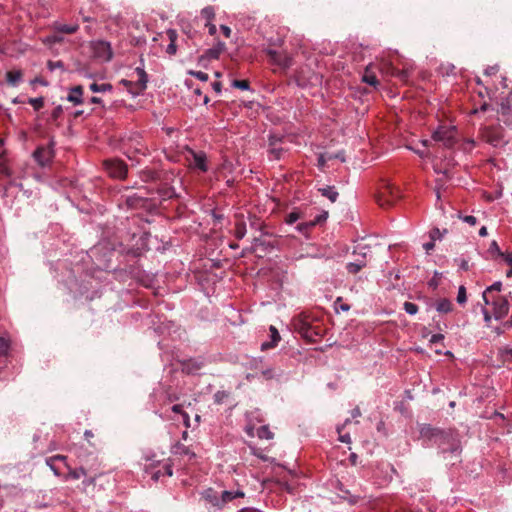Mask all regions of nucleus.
<instances>
[{"label":"nucleus","instance_id":"1","mask_svg":"<svg viewBox=\"0 0 512 512\" xmlns=\"http://www.w3.org/2000/svg\"><path fill=\"white\" fill-rule=\"evenodd\" d=\"M420 438L426 446H436L444 458H459L462 448L459 433L454 429H441L430 424H422Z\"/></svg>","mask_w":512,"mask_h":512},{"label":"nucleus","instance_id":"2","mask_svg":"<svg viewBox=\"0 0 512 512\" xmlns=\"http://www.w3.org/2000/svg\"><path fill=\"white\" fill-rule=\"evenodd\" d=\"M432 139L441 142L446 148H453L458 141V131L455 126L440 125L432 133Z\"/></svg>","mask_w":512,"mask_h":512},{"label":"nucleus","instance_id":"3","mask_svg":"<svg viewBox=\"0 0 512 512\" xmlns=\"http://www.w3.org/2000/svg\"><path fill=\"white\" fill-rule=\"evenodd\" d=\"M135 73L138 77L136 81L122 79L120 82L133 97L141 95L146 90L148 82V75L143 67H136Z\"/></svg>","mask_w":512,"mask_h":512},{"label":"nucleus","instance_id":"4","mask_svg":"<svg viewBox=\"0 0 512 512\" xmlns=\"http://www.w3.org/2000/svg\"><path fill=\"white\" fill-rule=\"evenodd\" d=\"M484 140L493 147H503L509 143L506 138L504 129L500 126L488 127L483 132Z\"/></svg>","mask_w":512,"mask_h":512},{"label":"nucleus","instance_id":"5","mask_svg":"<svg viewBox=\"0 0 512 512\" xmlns=\"http://www.w3.org/2000/svg\"><path fill=\"white\" fill-rule=\"evenodd\" d=\"M401 198L400 189L390 182H386L383 186V192L378 197V204L385 208L391 206L395 201Z\"/></svg>","mask_w":512,"mask_h":512},{"label":"nucleus","instance_id":"6","mask_svg":"<svg viewBox=\"0 0 512 512\" xmlns=\"http://www.w3.org/2000/svg\"><path fill=\"white\" fill-rule=\"evenodd\" d=\"M104 167L107 173L113 178L124 179L127 176V165L120 159L105 160Z\"/></svg>","mask_w":512,"mask_h":512},{"label":"nucleus","instance_id":"7","mask_svg":"<svg viewBox=\"0 0 512 512\" xmlns=\"http://www.w3.org/2000/svg\"><path fill=\"white\" fill-rule=\"evenodd\" d=\"M293 325L295 330L303 338L309 341H313L315 337L320 336V332L316 331V329L306 319L301 317L296 318Z\"/></svg>","mask_w":512,"mask_h":512},{"label":"nucleus","instance_id":"8","mask_svg":"<svg viewBox=\"0 0 512 512\" xmlns=\"http://www.w3.org/2000/svg\"><path fill=\"white\" fill-rule=\"evenodd\" d=\"M265 52L273 64L281 67L282 69H288L291 67L292 57L289 54L271 48L266 49Z\"/></svg>","mask_w":512,"mask_h":512},{"label":"nucleus","instance_id":"9","mask_svg":"<svg viewBox=\"0 0 512 512\" xmlns=\"http://www.w3.org/2000/svg\"><path fill=\"white\" fill-rule=\"evenodd\" d=\"M490 304L493 307V317L495 320L503 319L509 312L510 304L503 296H497L495 299L490 301Z\"/></svg>","mask_w":512,"mask_h":512},{"label":"nucleus","instance_id":"10","mask_svg":"<svg viewBox=\"0 0 512 512\" xmlns=\"http://www.w3.org/2000/svg\"><path fill=\"white\" fill-rule=\"evenodd\" d=\"M201 495L202 498L211 505L209 512H217L224 507V503L221 501L222 495L219 496L214 489L208 488L204 490Z\"/></svg>","mask_w":512,"mask_h":512},{"label":"nucleus","instance_id":"11","mask_svg":"<svg viewBox=\"0 0 512 512\" xmlns=\"http://www.w3.org/2000/svg\"><path fill=\"white\" fill-rule=\"evenodd\" d=\"M185 150L193 158V167L200 170L201 172L208 171L207 156L203 151H195L192 148L186 146Z\"/></svg>","mask_w":512,"mask_h":512},{"label":"nucleus","instance_id":"12","mask_svg":"<svg viewBox=\"0 0 512 512\" xmlns=\"http://www.w3.org/2000/svg\"><path fill=\"white\" fill-rule=\"evenodd\" d=\"M226 45L222 41H218L213 47L207 49L199 58V62L216 60L220 54L225 50Z\"/></svg>","mask_w":512,"mask_h":512},{"label":"nucleus","instance_id":"13","mask_svg":"<svg viewBox=\"0 0 512 512\" xmlns=\"http://www.w3.org/2000/svg\"><path fill=\"white\" fill-rule=\"evenodd\" d=\"M34 159L36 162L44 167L46 166L51 159L53 158V150L51 147H38L33 153Z\"/></svg>","mask_w":512,"mask_h":512},{"label":"nucleus","instance_id":"14","mask_svg":"<svg viewBox=\"0 0 512 512\" xmlns=\"http://www.w3.org/2000/svg\"><path fill=\"white\" fill-rule=\"evenodd\" d=\"M95 52L97 57L103 61H110L113 56L110 44L105 41H100L95 45Z\"/></svg>","mask_w":512,"mask_h":512},{"label":"nucleus","instance_id":"15","mask_svg":"<svg viewBox=\"0 0 512 512\" xmlns=\"http://www.w3.org/2000/svg\"><path fill=\"white\" fill-rule=\"evenodd\" d=\"M269 331H270V341H265L261 344L262 351L269 350V349L276 347L277 344L279 343V341L281 340L280 334L276 327L271 325L269 327Z\"/></svg>","mask_w":512,"mask_h":512},{"label":"nucleus","instance_id":"16","mask_svg":"<svg viewBox=\"0 0 512 512\" xmlns=\"http://www.w3.org/2000/svg\"><path fill=\"white\" fill-rule=\"evenodd\" d=\"M335 489L341 492L339 497L345 501H347L350 505H355L358 503L360 497L356 495H352L349 490L345 489L343 484L340 481H337L335 484Z\"/></svg>","mask_w":512,"mask_h":512},{"label":"nucleus","instance_id":"17","mask_svg":"<svg viewBox=\"0 0 512 512\" xmlns=\"http://www.w3.org/2000/svg\"><path fill=\"white\" fill-rule=\"evenodd\" d=\"M67 101L74 105H80L83 103V87L81 85L70 88L69 94L66 97Z\"/></svg>","mask_w":512,"mask_h":512},{"label":"nucleus","instance_id":"18","mask_svg":"<svg viewBox=\"0 0 512 512\" xmlns=\"http://www.w3.org/2000/svg\"><path fill=\"white\" fill-rule=\"evenodd\" d=\"M204 365V361L201 359H189L183 363V371L188 374H197Z\"/></svg>","mask_w":512,"mask_h":512},{"label":"nucleus","instance_id":"19","mask_svg":"<svg viewBox=\"0 0 512 512\" xmlns=\"http://www.w3.org/2000/svg\"><path fill=\"white\" fill-rule=\"evenodd\" d=\"M370 246L363 243H358L354 246L352 254L356 256V259L367 261V257L370 255Z\"/></svg>","mask_w":512,"mask_h":512},{"label":"nucleus","instance_id":"20","mask_svg":"<svg viewBox=\"0 0 512 512\" xmlns=\"http://www.w3.org/2000/svg\"><path fill=\"white\" fill-rule=\"evenodd\" d=\"M434 308L437 312L446 314L453 310V304L449 299L441 298L435 302Z\"/></svg>","mask_w":512,"mask_h":512},{"label":"nucleus","instance_id":"21","mask_svg":"<svg viewBox=\"0 0 512 512\" xmlns=\"http://www.w3.org/2000/svg\"><path fill=\"white\" fill-rule=\"evenodd\" d=\"M322 196L329 199L332 203L336 202L339 196L338 191L334 186H325L318 189Z\"/></svg>","mask_w":512,"mask_h":512},{"label":"nucleus","instance_id":"22","mask_svg":"<svg viewBox=\"0 0 512 512\" xmlns=\"http://www.w3.org/2000/svg\"><path fill=\"white\" fill-rule=\"evenodd\" d=\"M366 265L367 261L356 259L354 262H349L346 264V270L351 274H357Z\"/></svg>","mask_w":512,"mask_h":512},{"label":"nucleus","instance_id":"23","mask_svg":"<svg viewBox=\"0 0 512 512\" xmlns=\"http://www.w3.org/2000/svg\"><path fill=\"white\" fill-rule=\"evenodd\" d=\"M6 80L9 85L16 87L19 82L22 80V73L19 70L9 71L6 74Z\"/></svg>","mask_w":512,"mask_h":512},{"label":"nucleus","instance_id":"24","mask_svg":"<svg viewBox=\"0 0 512 512\" xmlns=\"http://www.w3.org/2000/svg\"><path fill=\"white\" fill-rule=\"evenodd\" d=\"M89 89L94 93H105L113 90V86L110 83H92L89 85Z\"/></svg>","mask_w":512,"mask_h":512},{"label":"nucleus","instance_id":"25","mask_svg":"<svg viewBox=\"0 0 512 512\" xmlns=\"http://www.w3.org/2000/svg\"><path fill=\"white\" fill-rule=\"evenodd\" d=\"M238 497H244V492L241 491V490H237V491H228V490H225L222 492V502L224 503V505L230 501H232L233 499L235 498H238Z\"/></svg>","mask_w":512,"mask_h":512},{"label":"nucleus","instance_id":"26","mask_svg":"<svg viewBox=\"0 0 512 512\" xmlns=\"http://www.w3.org/2000/svg\"><path fill=\"white\" fill-rule=\"evenodd\" d=\"M230 392L225 390H219L213 395L214 403L222 405L230 398Z\"/></svg>","mask_w":512,"mask_h":512},{"label":"nucleus","instance_id":"27","mask_svg":"<svg viewBox=\"0 0 512 512\" xmlns=\"http://www.w3.org/2000/svg\"><path fill=\"white\" fill-rule=\"evenodd\" d=\"M144 203V198L143 197H140L136 194H133V195H129L126 197V204L130 207V208H137V207H140L142 206Z\"/></svg>","mask_w":512,"mask_h":512},{"label":"nucleus","instance_id":"28","mask_svg":"<svg viewBox=\"0 0 512 512\" xmlns=\"http://www.w3.org/2000/svg\"><path fill=\"white\" fill-rule=\"evenodd\" d=\"M502 288V283L500 281L494 282L492 285L486 288V290L483 292V300L486 305H490V300L488 298V293L493 291H500Z\"/></svg>","mask_w":512,"mask_h":512},{"label":"nucleus","instance_id":"29","mask_svg":"<svg viewBox=\"0 0 512 512\" xmlns=\"http://www.w3.org/2000/svg\"><path fill=\"white\" fill-rule=\"evenodd\" d=\"M79 26L77 24H58L56 26V30L65 34H73L78 30Z\"/></svg>","mask_w":512,"mask_h":512},{"label":"nucleus","instance_id":"30","mask_svg":"<svg viewBox=\"0 0 512 512\" xmlns=\"http://www.w3.org/2000/svg\"><path fill=\"white\" fill-rule=\"evenodd\" d=\"M275 142H276V138L270 137V146H272V147L269 149V153L271 155V158L278 160L281 157L283 149L275 147Z\"/></svg>","mask_w":512,"mask_h":512},{"label":"nucleus","instance_id":"31","mask_svg":"<svg viewBox=\"0 0 512 512\" xmlns=\"http://www.w3.org/2000/svg\"><path fill=\"white\" fill-rule=\"evenodd\" d=\"M257 436L260 439L270 440L273 438L274 434L270 431L267 425H263L257 429Z\"/></svg>","mask_w":512,"mask_h":512},{"label":"nucleus","instance_id":"32","mask_svg":"<svg viewBox=\"0 0 512 512\" xmlns=\"http://www.w3.org/2000/svg\"><path fill=\"white\" fill-rule=\"evenodd\" d=\"M410 70L408 68L399 70L397 68H392V75L396 76L401 81H407L410 76Z\"/></svg>","mask_w":512,"mask_h":512},{"label":"nucleus","instance_id":"33","mask_svg":"<svg viewBox=\"0 0 512 512\" xmlns=\"http://www.w3.org/2000/svg\"><path fill=\"white\" fill-rule=\"evenodd\" d=\"M10 349V342L3 336H0V356H7Z\"/></svg>","mask_w":512,"mask_h":512},{"label":"nucleus","instance_id":"34","mask_svg":"<svg viewBox=\"0 0 512 512\" xmlns=\"http://www.w3.org/2000/svg\"><path fill=\"white\" fill-rule=\"evenodd\" d=\"M201 16L210 22L215 17V11L212 6L204 7L201 10Z\"/></svg>","mask_w":512,"mask_h":512},{"label":"nucleus","instance_id":"35","mask_svg":"<svg viewBox=\"0 0 512 512\" xmlns=\"http://www.w3.org/2000/svg\"><path fill=\"white\" fill-rule=\"evenodd\" d=\"M28 103L33 106L34 110L39 111L44 106V98H29Z\"/></svg>","mask_w":512,"mask_h":512},{"label":"nucleus","instance_id":"36","mask_svg":"<svg viewBox=\"0 0 512 512\" xmlns=\"http://www.w3.org/2000/svg\"><path fill=\"white\" fill-rule=\"evenodd\" d=\"M403 309L409 315H415L418 312V306L413 302H404Z\"/></svg>","mask_w":512,"mask_h":512},{"label":"nucleus","instance_id":"37","mask_svg":"<svg viewBox=\"0 0 512 512\" xmlns=\"http://www.w3.org/2000/svg\"><path fill=\"white\" fill-rule=\"evenodd\" d=\"M69 476H70L72 479L78 480V479H80L81 477L86 476V470H85L83 467L76 468V469L71 470V471L69 472Z\"/></svg>","mask_w":512,"mask_h":512},{"label":"nucleus","instance_id":"38","mask_svg":"<svg viewBox=\"0 0 512 512\" xmlns=\"http://www.w3.org/2000/svg\"><path fill=\"white\" fill-rule=\"evenodd\" d=\"M336 430L339 434V441L342 443L350 444L351 443V437L349 433L342 434L343 426H337Z\"/></svg>","mask_w":512,"mask_h":512},{"label":"nucleus","instance_id":"39","mask_svg":"<svg viewBox=\"0 0 512 512\" xmlns=\"http://www.w3.org/2000/svg\"><path fill=\"white\" fill-rule=\"evenodd\" d=\"M232 87L238 88L241 90H249L250 89L249 82L246 80H233Z\"/></svg>","mask_w":512,"mask_h":512},{"label":"nucleus","instance_id":"40","mask_svg":"<svg viewBox=\"0 0 512 512\" xmlns=\"http://www.w3.org/2000/svg\"><path fill=\"white\" fill-rule=\"evenodd\" d=\"M488 251L491 254H496L497 256H501V257H503L505 255L504 253L501 252L500 247H499L498 243L495 240H493L491 242Z\"/></svg>","mask_w":512,"mask_h":512},{"label":"nucleus","instance_id":"41","mask_svg":"<svg viewBox=\"0 0 512 512\" xmlns=\"http://www.w3.org/2000/svg\"><path fill=\"white\" fill-rule=\"evenodd\" d=\"M362 80H363L365 83H367V84H369V85H371V86H377V85H378V80H377L376 76H375V75H372V74L365 73V74L363 75Z\"/></svg>","mask_w":512,"mask_h":512},{"label":"nucleus","instance_id":"42","mask_svg":"<svg viewBox=\"0 0 512 512\" xmlns=\"http://www.w3.org/2000/svg\"><path fill=\"white\" fill-rule=\"evenodd\" d=\"M446 232L447 230L441 231L439 228H433L430 232V237L432 240H441Z\"/></svg>","mask_w":512,"mask_h":512},{"label":"nucleus","instance_id":"43","mask_svg":"<svg viewBox=\"0 0 512 512\" xmlns=\"http://www.w3.org/2000/svg\"><path fill=\"white\" fill-rule=\"evenodd\" d=\"M466 301H467L466 289L464 286H460L458 289V294H457V302L459 304H464V303H466Z\"/></svg>","mask_w":512,"mask_h":512},{"label":"nucleus","instance_id":"44","mask_svg":"<svg viewBox=\"0 0 512 512\" xmlns=\"http://www.w3.org/2000/svg\"><path fill=\"white\" fill-rule=\"evenodd\" d=\"M189 74L203 82H206L209 79L208 74L202 71H190Z\"/></svg>","mask_w":512,"mask_h":512},{"label":"nucleus","instance_id":"45","mask_svg":"<svg viewBox=\"0 0 512 512\" xmlns=\"http://www.w3.org/2000/svg\"><path fill=\"white\" fill-rule=\"evenodd\" d=\"M299 218H300L299 213L296 211H292L287 215L286 223L289 225H292V224L296 223L299 220Z\"/></svg>","mask_w":512,"mask_h":512},{"label":"nucleus","instance_id":"46","mask_svg":"<svg viewBox=\"0 0 512 512\" xmlns=\"http://www.w3.org/2000/svg\"><path fill=\"white\" fill-rule=\"evenodd\" d=\"M62 114H63V107L61 105H58L53 109L50 117L53 121H56L60 118V116Z\"/></svg>","mask_w":512,"mask_h":512},{"label":"nucleus","instance_id":"47","mask_svg":"<svg viewBox=\"0 0 512 512\" xmlns=\"http://www.w3.org/2000/svg\"><path fill=\"white\" fill-rule=\"evenodd\" d=\"M456 263H458L459 269L462 271H468L470 266L466 259L464 258H456L454 260Z\"/></svg>","mask_w":512,"mask_h":512},{"label":"nucleus","instance_id":"48","mask_svg":"<svg viewBox=\"0 0 512 512\" xmlns=\"http://www.w3.org/2000/svg\"><path fill=\"white\" fill-rule=\"evenodd\" d=\"M503 258H504L505 262H506V263L509 265V267H510V269H509V270H507V272H506V276H507L508 278H510V277H512V254H505V255L503 256Z\"/></svg>","mask_w":512,"mask_h":512},{"label":"nucleus","instance_id":"49","mask_svg":"<svg viewBox=\"0 0 512 512\" xmlns=\"http://www.w3.org/2000/svg\"><path fill=\"white\" fill-rule=\"evenodd\" d=\"M313 226H315V222H311V221H310V222H305V223H300V224H298V225L296 226V229H297L299 232L303 233V232H305L308 228L313 227Z\"/></svg>","mask_w":512,"mask_h":512},{"label":"nucleus","instance_id":"50","mask_svg":"<svg viewBox=\"0 0 512 512\" xmlns=\"http://www.w3.org/2000/svg\"><path fill=\"white\" fill-rule=\"evenodd\" d=\"M0 174L4 177L10 178L12 176V171L8 166L0 164Z\"/></svg>","mask_w":512,"mask_h":512},{"label":"nucleus","instance_id":"51","mask_svg":"<svg viewBox=\"0 0 512 512\" xmlns=\"http://www.w3.org/2000/svg\"><path fill=\"white\" fill-rule=\"evenodd\" d=\"M327 218H328V213L326 211H324V212L320 213L319 215H317L312 222H315V225L320 224V223L325 222L327 220Z\"/></svg>","mask_w":512,"mask_h":512},{"label":"nucleus","instance_id":"52","mask_svg":"<svg viewBox=\"0 0 512 512\" xmlns=\"http://www.w3.org/2000/svg\"><path fill=\"white\" fill-rule=\"evenodd\" d=\"M104 249L103 245H96L91 248L89 256L93 259Z\"/></svg>","mask_w":512,"mask_h":512},{"label":"nucleus","instance_id":"53","mask_svg":"<svg viewBox=\"0 0 512 512\" xmlns=\"http://www.w3.org/2000/svg\"><path fill=\"white\" fill-rule=\"evenodd\" d=\"M63 63L62 61H49L48 62V68L49 70L51 71H54L55 69H62L63 68Z\"/></svg>","mask_w":512,"mask_h":512},{"label":"nucleus","instance_id":"54","mask_svg":"<svg viewBox=\"0 0 512 512\" xmlns=\"http://www.w3.org/2000/svg\"><path fill=\"white\" fill-rule=\"evenodd\" d=\"M498 71H499V66L498 65H493V66H488L485 69L484 73L487 76H491V75H495Z\"/></svg>","mask_w":512,"mask_h":512},{"label":"nucleus","instance_id":"55","mask_svg":"<svg viewBox=\"0 0 512 512\" xmlns=\"http://www.w3.org/2000/svg\"><path fill=\"white\" fill-rule=\"evenodd\" d=\"M444 340V335L441 333L433 334L429 340L431 344H436Z\"/></svg>","mask_w":512,"mask_h":512},{"label":"nucleus","instance_id":"56","mask_svg":"<svg viewBox=\"0 0 512 512\" xmlns=\"http://www.w3.org/2000/svg\"><path fill=\"white\" fill-rule=\"evenodd\" d=\"M177 51L176 43L170 42L166 48V52L170 55H174Z\"/></svg>","mask_w":512,"mask_h":512},{"label":"nucleus","instance_id":"57","mask_svg":"<svg viewBox=\"0 0 512 512\" xmlns=\"http://www.w3.org/2000/svg\"><path fill=\"white\" fill-rule=\"evenodd\" d=\"M463 221L468 223L469 225H475L477 223V219L476 217L472 216V215H467V216H464L463 217Z\"/></svg>","mask_w":512,"mask_h":512},{"label":"nucleus","instance_id":"58","mask_svg":"<svg viewBox=\"0 0 512 512\" xmlns=\"http://www.w3.org/2000/svg\"><path fill=\"white\" fill-rule=\"evenodd\" d=\"M245 233H246V229H245L244 226L237 227V229H236V237L238 239H242L245 236Z\"/></svg>","mask_w":512,"mask_h":512},{"label":"nucleus","instance_id":"59","mask_svg":"<svg viewBox=\"0 0 512 512\" xmlns=\"http://www.w3.org/2000/svg\"><path fill=\"white\" fill-rule=\"evenodd\" d=\"M167 35L169 37L170 42L175 43L177 39V32L173 29H169L167 31Z\"/></svg>","mask_w":512,"mask_h":512},{"label":"nucleus","instance_id":"60","mask_svg":"<svg viewBox=\"0 0 512 512\" xmlns=\"http://www.w3.org/2000/svg\"><path fill=\"white\" fill-rule=\"evenodd\" d=\"M179 449H181V454L189 455L190 457H195V453L191 452L188 447L179 445Z\"/></svg>","mask_w":512,"mask_h":512},{"label":"nucleus","instance_id":"61","mask_svg":"<svg viewBox=\"0 0 512 512\" xmlns=\"http://www.w3.org/2000/svg\"><path fill=\"white\" fill-rule=\"evenodd\" d=\"M212 88H213V90H214L217 94H220V93H221V91H222V84H221V82H219V81L213 82V83H212Z\"/></svg>","mask_w":512,"mask_h":512},{"label":"nucleus","instance_id":"62","mask_svg":"<svg viewBox=\"0 0 512 512\" xmlns=\"http://www.w3.org/2000/svg\"><path fill=\"white\" fill-rule=\"evenodd\" d=\"M206 26L208 27V31H209V34L210 35H215L216 32H217V28L214 24H212L211 22H208L206 24Z\"/></svg>","mask_w":512,"mask_h":512},{"label":"nucleus","instance_id":"63","mask_svg":"<svg viewBox=\"0 0 512 512\" xmlns=\"http://www.w3.org/2000/svg\"><path fill=\"white\" fill-rule=\"evenodd\" d=\"M221 31L223 32V34L226 36V37H230L231 35V29L226 26V25H221L220 27Z\"/></svg>","mask_w":512,"mask_h":512},{"label":"nucleus","instance_id":"64","mask_svg":"<svg viewBox=\"0 0 512 512\" xmlns=\"http://www.w3.org/2000/svg\"><path fill=\"white\" fill-rule=\"evenodd\" d=\"M239 512H262V511H260L259 509H256V508L245 507V508H242L241 510H239Z\"/></svg>","mask_w":512,"mask_h":512}]
</instances>
